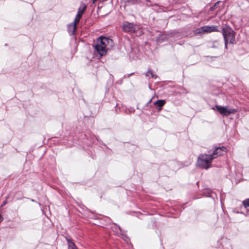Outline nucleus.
Returning a JSON list of instances; mask_svg holds the SVG:
<instances>
[{"mask_svg":"<svg viewBox=\"0 0 249 249\" xmlns=\"http://www.w3.org/2000/svg\"><path fill=\"white\" fill-rule=\"evenodd\" d=\"M222 33L226 47L228 44L231 45L235 44V33L229 25L225 24L223 26Z\"/></svg>","mask_w":249,"mask_h":249,"instance_id":"obj_1","label":"nucleus"},{"mask_svg":"<svg viewBox=\"0 0 249 249\" xmlns=\"http://www.w3.org/2000/svg\"><path fill=\"white\" fill-rule=\"evenodd\" d=\"M213 160L210 154H201L197 157L196 164L199 167L208 169L211 167Z\"/></svg>","mask_w":249,"mask_h":249,"instance_id":"obj_2","label":"nucleus"},{"mask_svg":"<svg viewBox=\"0 0 249 249\" xmlns=\"http://www.w3.org/2000/svg\"><path fill=\"white\" fill-rule=\"evenodd\" d=\"M213 32H219L217 26H204L197 28L194 32L195 35L208 34Z\"/></svg>","mask_w":249,"mask_h":249,"instance_id":"obj_3","label":"nucleus"},{"mask_svg":"<svg viewBox=\"0 0 249 249\" xmlns=\"http://www.w3.org/2000/svg\"><path fill=\"white\" fill-rule=\"evenodd\" d=\"M113 40L107 37L100 36L97 39V44L93 47H113Z\"/></svg>","mask_w":249,"mask_h":249,"instance_id":"obj_4","label":"nucleus"},{"mask_svg":"<svg viewBox=\"0 0 249 249\" xmlns=\"http://www.w3.org/2000/svg\"><path fill=\"white\" fill-rule=\"evenodd\" d=\"M217 111L223 116H228L231 114H234L238 112V109L230 108L228 107H222L219 105L215 106Z\"/></svg>","mask_w":249,"mask_h":249,"instance_id":"obj_5","label":"nucleus"},{"mask_svg":"<svg viewBox=\"0 0 249 249\" xmlns=\"http://www.w3.org/2000/svg\"><path fill=\"white\" fill-rule=\"evenodd\" d=\"M227 152V149L225 146L215 147L213 153L210 154L213 160L216 159L219 156L224 155Z\"/></svg>","mask_w":249,"mask_h":249,"instance_id":"obj_6","label":"nucleus"},{"mask_svg":"<svg viewBox=\"0 0 249 249\" xmlns=\"http://www.w3.org/2000/svg\"><path fill=\"white\" fill-rule=\"evenodd\" d=\"M123 29L127 32H135L138 29V27L133 23L124 21L123 24Z\"/></svg>","mask_w":249,"mask_h":249,"instance_id":"obj_7","label":"nucleus"},{"mask_svg":"<svg viewBox=\"0 0 249 249\" xmlns=\"http://www.w3.org/2000/svg\"><path fill=\"white\" fill-rule=\"evenodd\" d=\"M86 8L87 6L85 4L83 3L78 8L77 15H76L74 20L75 22L79 23L83 14L86 9Z\"/></svg>","mask_w":249,"mask_h":249,"instance_id":"obj_8","label":"nucleus"},{"mask_svg":"<svg viewBox=\"0 0 249 249\" xmlns=\"http://www.w3.org/2000/svg\"><path fill=\"white\" fill-rule=\"evenodd\" d=\"M93 53L95 55L98 56V54H99V56L101 57L102 56L105 55L107 53V50L106 48H94Z\"/></svg>","mask_w":249,"mask_h":249,"instance_id":"obj_9","label":"nucleus"},{"mask_svg":"<svg viewBox=\"0 0 249 249\" xmlns=\"http://www.w3.org/2000/svg\"><path fill=\"white\" fill-rule=\"evenodd\" d=\"M78 23L74 21L72 23L68 25V32L71 35H73L75 33L76 30V25Z\"/></svg>","mask_w":249,"mask_h":249,"instance_id":"obj_10","label":"nucleus"},{"mask_svg":"<svg viewBox=\"0 0 249 249\" xmlns=\"http://www.w3.org/2000/svg\"><path fill=\"white\" fill-rule=\"evenodd\" d=\"M166 101L164 100H158L155 102L154 104L159 107L158 111H160L162 109Z\"/></svg>","mask_w":249,"mask_h":249,"instance_id":"obj_11","label":"nucleus"},{"mask_svg":"<svg viewBox=\"0 0 249 249\" xmlns=\"http://www.w3.org/2000/svg\"><path fill=\"white\" fill-rule=\"evenodd\" d=\"M125 4H135L140 3L141 0H124Z\"/></svg>","mask_w":249,"mask_h":249,"instance_id":"obj_12","label":"nucleus"},{"mask_svg":"<svg viewBox=\"0 0 249 249\" xmlns=\"http://www.w3.org/2000/svg\"><path fill=\"white\" fill-rule=\"evenodd\" d=\"M66 240L68 242V247L69 249H71L72 247H73L75 246L74 243H73V240L71 238H67Z\"/></svg>","mask_w":249,"mask_h":249,"instance_id":"obj_13","label":"nucleus"},{"mask_svg":"<svg viewBox=\"0 0 249 249\" xmlns=\"http://www.w3.org/2000/svg\"><path fill=\"white\" fill-rule=\"evenodd\" d=\"M147 76H150L151 78H156L157 77V76L153 73L152 71L149 70L148 71L146 74Z\"/></svg>","mask_w":249,"mask_h":249,"instance_id":"obj_14","label":"nucleus"},{"mask_svg":"<svg viewBox=\"0 0 249 249\" xmlns=\"http://www.w3.org/2000/svg\"><path fill=\"white\" fill-rule=\"evenodd\" d=\"M243 205L246 208L249 207V198L246 199L243 201Z\"/></svg>","mask_w":249,"mask_h":249,"instance_id":"obj_15","label":"nucleus"},{"mask_svg":"<svg viewBox=\"0 0 249 249\" xmlns=\"http://www.w3.org/2000/svg\"><path fill=\"white\" fill-rule=\"evenodd\" d=\"M146 0L148 2V3L146 4L147 6H152L154 5L153 4L151 3V2L150 1H149L148 0Z\"/></svg>","mask_w":249,"mask_h":249,"instance_id":"obj_16","label":"nucleus"},{"mask_svg":"<svg viewBox=\"0 0 249 249\" xmlns=\"http://www.w3.org/2000/svg\"><path fill=\"white\" fill-rule=\"evenodd\" d=\"M6 203H7V201L5 200L3 202V203L1 205V206H4L6 204Z\"/></svg>","mask_w":249,"mask_h":249,"instance_id":"obj_17","label":"nucleus"},{"mask_svg":"<svg viewBox=\"0 0 249 249\" xmlns=\"http://www.w3.org/2000/svg\"><path fill=\"white\" fill-rule=\"evenodd\" d=\"M3 220L2 216L0 214V223Z\"/></svg>","mask_w":249,"mask_h":249,"instance_id":"obj_18","label":"nucleus"},{"mask_svg":"<svg viewBox=\"0 0 249 249\" xmlns=\"http://www.w3.org/2000/svg\"><path fill=\"white\" fill-rule=\"evenodd\" d=\"M70 249H77V247L75 245V246H74L73 247L71 248Z\"/></svg>","mask_w":249,"mask_h":249,"instance_id":"obj_19","label":"nucleus"},{"mask_svg":"<svg viewBox=\"0 0 249 249\" xmlns=\"http://www.w3.org/2000/svg\"><path fill=\"white\" fill-rule=\"evenodd\" d=\"M96 0H93V1H92L93 3H95Z\"/></svg>","mask_w":249,"mask_h":249,"instance_id":"obj_20","label":"nucleus"}]
</instances>
